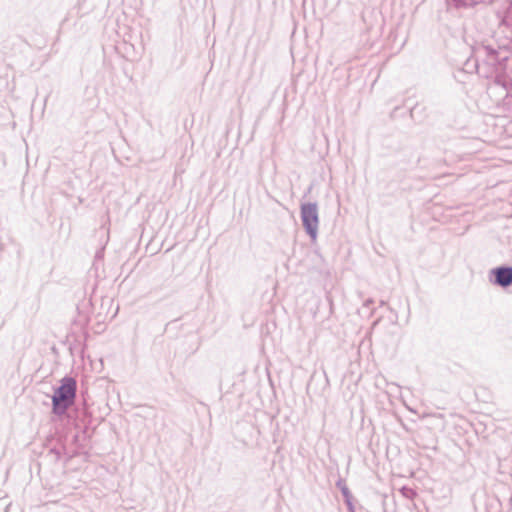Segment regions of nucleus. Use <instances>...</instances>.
<instances>
[{
    "instance_id": "f257e3e1",
    "label": "nucleus",
    "mask_w": 512,
    "mask_h": 512,
    "mask_svg": "<svg viewBox=\"0 0 512 512\" xmlns=\"http://www.w3.org/2000/svg\"><path fill=\"white\" fill-rule=\"evenodd\" d=\"M76 395V381L73 378H64L61 385L55 390L52 397L55 412H64L70 407Z\"/></svg>"
},
{
    "instance_id": "f03ea898",
    "label": "nucleus",
    "mask_w": 512,
    "mask_h": 512,
    "mask_svg": "<svg viewBox=\"0 0 512 512\" xmlns=\"http://www.w3.org/2000/svg\"><path fill=\"white\" fill-rule=\"evenodd\" d=\"M301 215L303 224L310 234V236L315 239L317 235L318 228V213L317 207L314 204H305L301 208Z\"/></svg>"
},
{
    "instance_id": "7ed1b4c3",
    "label": "nucleus",
    "mask_w": 512,
    "mask_h": 512,
    "mask_svg": "<svg viewBox=\"0 0 512 512\" xmlns=\"http://www.w3.org/2000/svg\"><path fill=\"white\" fill-rule=\"evenodd\" d=\"M494 274L498 285L506 287L512 284V268H497Z\"/></svg>"
}]
</instances>
